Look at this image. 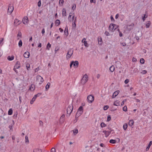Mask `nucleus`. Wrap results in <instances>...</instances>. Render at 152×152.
<instances>
[{"mask_svg": "<svg viewBox=\"0 0 152 152\" xmlns=\"http://www.w3.org/2000/svg\"><path fill=\"white\" fill-rule=\"evenodd\" d=\"M60 24V20H57L56 21V24H57V26H58Z\"/></svg>", "mask_w": 152, "mask_h": 152, "instance_id": "nucleus-31", "label": "nucleus"}, {"mask_svg": "<svg viewBox=\"0 0 152 152\" xmlns=\"http://www.w3.org/2000/svg\"><path fill=\"white\" fill-rule=\"evenodd\" d=\"M150 24H151L150 22V21H148V23H147V24L146 25V27L148 28L150 26Z\"/></svg>", "mask_w": 152, "mask_h": 152, "instance_id": "nucleus-40", "label": "nucleus"}, {"mask_svg": "<svg viewBox=\"0 0 152 152\" xmlns=\"http://www.w3.org/2000/svg\"><path fill=\"white\" fill-rule=\"evenodd\" d=\"M13 9L14 7L11 4H10L7 10L8 12L10 14H11L12 12Z\"/></svg>", "mask_w": 152, "mask_h": 152, "instance_id": "nucleus-7", "label": "nucleus"}, {"mask_svg": "<svg viewBox=\"0 0 152 152\" xmlns=\"http://www.w3.org/2000/svg\"><path fill=\"white\" fill-rule=\"evenodd\" d=\"M59 30H60V31L61 32H63V30L61 28H59Z\"/></svg>", "mask_w": 152, "mask_h": 152, "instance_id": "nucleus-64", "label": "nucleus"}, {"mask_svg": "<svg viewBox=\"0 0 152 152\" xmlns=\"http://www.w3.org/2000/svg\"><path fill=\"white\" fill-rule=\"evenodd\" d=\"M129 79H126L124 81V83L125 84H127L129 83Z\"/></svg>", "mask_w": 152, "mask_h": 152, "instance_id": "nucleus-54", "label": "nucleus"}, {"mask_svg": "<svg viewBox=\"0 0 152 152\" xmlns=\"http://www.w3.org/2000/svg\"><path fill=\"white\" fill-rule=\"evenodd\" d=\"M51 46V44H50V43L49 42L47 46V47H46L47 49L48 50H49Z\"/></svg>", "mask_w": 152, "mask_h": 152, "instance_id": "nucleus-28", "label": "nucleus"}, {"mask_svg": "<svg viewBox=\"0 0 152 152\" xmlns=\"http://www.w3.org/2000/svg\"><path fill=\"white\" fill-rule=\"evenodd\" d=\"M14 56H8L7 57V59L9 61H12L14 59Z\"/></svg>", "mask_w": 152, "mask_h": 152, "instance_id": "nucleus-17", "label": "nucleus"}, {"mask_svg": "<svg viewBox=\"0 0 152 152\" xmlns=\"http://www.w3.org/2000/svg\"><path fill=\"white\" fill-rule=\"evenodd\" d=\"M127 125L126 124H125L123 126V128L125 130L127 128Z\"/></svg>", "mask_w": 152, "mask_h": 152, "instance_id": "nucleus-32", "label": "nucleus"}, {"mask_svg": "<svg viewBox=\"0 0 152 152\" xmlns=\"http://www.w3.org/2000/svg\"><path fill=\"white\" fill-rule=\"evenodd\" d=\"M29 142V140H28V137L27 136H25V142L26 143V142Z\"/></svg>", "mask_w": 152, "mask_h": 152, "instance_id": "nucleus-42", "label": "nucleus"}, {"mask_svg": "<svg viewBox=\"0 0 152 152\" xmlns=\"http://www.w3.org/2000/svg\"><path fill=\"white\" fill-rule=\"evenodd\" d=\"M126 99H124L121 103V105H123L124 104V102H126Z\"/></svg>", "mask_w": 152, "mask_h": 152, "instance_id": "nucleus-53", "label": "nucleus"}, {"mask_svg": "<svg viewBox=\"0 0 152 152\" xmlns=\"http://www.w3.org/2000/svg\"><path fill=\"white\" fill-rule=\"evenodd\" d=\"M119 36L120 37H121L123 35L122 34V33L121 32V31L119 32Z\"/></svg>", "mask_w": 152, "mask_h": 152, "instance_id": "nucleus-62", "label": "nucleus"}, {"mask_svg": "<svg viewBox=\"0 0 152 152\" xmlns=\"http://www.w3.org/2000/svg\"><path fill=\"white\" fill-rule=\"evenodd\" d=\"M50 83L48 82L47 83V84L46 85L45 88L46 90H47L48 89H49L50 86Z\"/></svg>", "mask_w": 152, "mask_h": 152, "instance_id": "nucleus-27", "label": "nucleus"}, {"mask_svg": "<svg viewBox=\"0 0 152 152\" xmlns=\"http://www.w3.org/2000/svg\"><path fill=\"white\" fill-rule=\"evenodd\" d=\"M113 105L115 106H118L120 105L119 102L118 101H115L113 103Z\"/></svg>", "mask_w": 152, "mask_h": 152, "instance_id": "nucleus-25", "label": "nucleus"}, {"mask_svg": "<svg viewBox=\"0 0 152 152\" xmlns=\"http://www.w3.org/2000/svg\"><path fill=\"white\" fill-rule=\"evenodd\" d=\"M21 23V21H20L17 19H15L14 21V25L15 26H17L19 25Z\"/></svg>", "mask_w": 152, "mask_h": 152, "instance_id": "nucleus-9", "label": "nucleus"}, {"mask_svg": "<svg viewBox=\"0 0 152 152\" xmlns=\"http://www.w3.org/2000/svg\"><path fill=\"white\" fill-rule=\"evenodd\" d=\"M152 141H150V142L148 145V146L146 148V151H148L149 150L150 146L152 145Z\"/></svg>", "mask_w": 152, "mask_h": 152, "instance_id": "nucleus-22", "label": "nucleus"}, {"mask_svg": "<svg viewBox=\"0 0 152 152\" xmlns=\"http://www.w3.org/2000/svg\"><path fill=\"white\" fill-rule=\"evenodd\" d=\"M90 2L95 4L96 3V0H90Z\"/></svg>", "mask_w": 152, "mask_h": 152, "instance_id": "nucleus-55", "label": "nucleus"}, {"mask_svg": "<svg viewBox=\"0 0 152 152\" xmlns=\"http://www.w3.org/2000/svg\"><path fill=\"white\" fill-rule=\"evenodd\" d=\"M111 119V117L110 115H109L107 116V121H109Z\"/></svg>", "mask_w": 152, "mask_h": 152, "instance_id": "nucleus-50", "label": "nucleus"}, {"mask_svg": "<svg viewBox=\"0 0 152 152\" xmlns=\"http://www.w3.org/2000/svg\"><path fill=\"white\" fill-rule=\"evenodd\" d=\"M43 78L40 76H37V77L36 81L39 82V84H41L43 82Z\"/></svg>", "mask_w": 152, "mask_h": 152, "instance_id": "nucleus-5", "label": "nucleus"}, {"mask_svg": "<svg viewBox=\"0 0 152 152\" xmlns=\"http://www.w3.org/2000/svg\"><path fill=\"white\" fill-rule=\"evenodd\" d=\"M28 18L27 17H25L23 19V22L24 24H28Z\"/></svg>", "mask_w": 152, "mask_h": 152, "instance_id": "nucleus-8", "label": "nucleus"}, {"mask_svg": "<svg viewBox=\"0 0 152 152\" xmlns=\"http://www.w3.org/2000/svg\"><path fill=\"white\" fill-rule=\"evenodd\" d=\"M41 94V93H38V94L35 95L34 96L35 98H36L37 97L39 96Z\"/></svg>", "mask_w": 152, "mask_h": 152, "instance_id": "nucleus-41", "label": "nucleus"}, {"mask_svg": "<svg viewBox=\"0 0 152 152\" xmlns=\"http://www.w3.org/2000/svg\"><path fill=\"white\" fill-rule=\"evenodd\" d=\"M100 125L101 126L102 128L106 126V125L104 122L101 123Z\"/></svg>", "mask_w": 152, "mask_h": 152, "instance_id": "nucleus-34", "label": "nucleus"}, {"mask_svg": "<svg viewBox=\"0 0 152 152\" xmlns=\"http://www.w3.org/2000/svg\"><path fill=\"white\" fill-rule=\"evenodd\" d=\"M62 14L63 16H66V10L65 8H63L62 10Z\"/></svg>", "mask_w": 152, "mask_h": 152, "instance_id": "nucleus-20", "label": "nucleus"}, {"mask_svg": "<svg viewBox=\"0 0 152 152\" xmlns=\"http://www.w3.org/2000/svg\"><path fill=\"white\" fill-rule=\"evenodd\" d=\"M45 29L44 28H43L42 29V34H43V35L45 33Z\"/></svg>", "mask_w": 152, "mask_h": 152, "instance_id": "nucleus-59", "label": "nucleus"}, {"mask_svg": "<svg viewBox=\"0 0 152 152\" xmlns=\"http://www.w3.org/2000/svg\"><path fill=\"white\" fill-rule=\"evenodd\" d=\"M98 43L100 45H101L102 43V39L101 38H98Z\"/></svg>", "mask_w": 152, "mask_h": 152, "instance_id": "nucleus-24", "label": "nucleus"}, {"mask_svg": "<svg viewBox=\"0 0 152 152\" xmlns=\"http://www.w3.org/2000/svg\"><path fill=\"white\" fill-rule=\"evenodd\" d=\"M88 76L86 74L82 77L81 81V83L82 85L85 84L88 80Z\"/></svg>", "mask_w": 152, "mask_h": 152, "instance_id": "nucleus-1", "label": "nucleus"}, {"mask_svg": "<svg viewBox=\"0 0 152 152\" xmlns=\"http://www.w3.org/2000/svg\"><path fill=\"white\" fill-rule=\"evenodd\" d=\"M76 8V4H74L73 5V6L72 7V10H75Z\"/></svg>", "mask_w": 152, "mask_h": 152, "instance_id": "nucleus-37", "label": "nucleus"}, {"mask_svg": "<svg viewBox=\"0 0 152 152\" xmlns=\"http://www.w3.org/2000/svg\"><path fill=\"white\" fill-rule=\"evenodd\" d=\"M51 152H56L55 149L54 148H52L51 149Z\"/></svg>", "mask_w": 152, "mask_h": 152, "instance_id": "nucleus-51", "label": "nucleus"}, {"mask_svg": "<svg viewBox=\"0 0 152 152\" xmlns=\"http://www.w3.org/2000/svg\"><path fill=\"white\" fill-rule=\"evenodd\" d=\"M104 34L107 36H109V33L107 31H106L105 32V33H104Z\"/></svg>", "mask_w": 152, "mask_h": 152, "instance_id": "nucleus-52", "label": "nucleus"}, {"mask_svg": "<svg viewBox=\"0 0 152 152\" xmlns=\"http://www.w3.org/2000/svg\"><path fill=\"white\" fill-rule=\"evenodd\" d=\"M73 66L76 67L77 68L78 66L79 65V62L78 61H73Z\"/></svg>", "mask_w": 152, "mask_h": 152, "instance_id": "nucleus-14", "label": "nucleus"}, {"mask_svg": "<svg viewBox=\"0 0 152 152\" xmlns=\"http://www.w3.org/2000/svg\"><path fill=\"white\" fill-rule=\"evenodd\" d=\"M110 18H111V19L112 21H113V20L114 21V18L112 15H111L110 16Z\"/></svg>", "mask_w": 152, "mask_h": 152, "instance_id": "nucleus-63", "label": "nucleus"}, {"mask_svg": "<svg viewBox=\"0 0 152 152\" xmlns=\"http://www.w3.org/2000/svg\"><path fill=\"white\" fill-rule=\"evenodd\" d=\"M33 152H42V150L39 148L34 149L33 150Z\"/></svg>", "mask_w": 152, "mask_h": 152, "instance_id": "nucleus-21", "label": "nucleus"}, {"mask_svg": "<svg viewBox=\"0 0 152 152\" xmlns=\"http://www.w3.org/2000/svg\"><path fill=\"white\" fill-rule=\"evenodd\" d=\"M120 92L118 90L115 91L113 93V96H115V97H116L119 94Z\"/></svg>", "mask_w": 152, "mask_h": 152, "instance_id": "nucleus-26", "label": "nucleus"}, {"mask_svg": "<svg viewBox=\"0 0 152 152\" xmlns=\"http://www.w3.org/2000/svg\"><path fill=\"white\" fill-rule=\"evenodd\" d=\"M83 112L82 111H77L76 115L75 116V118H78V117L80 116L83 113Z\"/></svg>", "mask_w": 152, "mask_h": 152, "instance_id": "nucleus-10", "label": "nucleus"}, {"mask_svg": "<svg viewBox=\"0 0 152 152\" xmlns=\"http://www.w3.org/2000/svg\"><path fill=\"white\" fill-rule=\"evenodd\" d=\"M73 61H72L71 62V63L70 64V67L71 68H72V65L73 64Z\"/></svg>", "mask_w": 152, "mask_h": 152, "instance_id": "nucleus-58", "label": "nucleus"}, {"mask_svg": "<svg viewBox=\"0 0 152 152\" xmlns=\"http://www.w3.org/2000/svg\"><path fill=\"white\" fill-rule=\"evenodd\" d=\"M109 107V106H108V105H106V106H104V110H107Z\"/></svg>", "mask_w": 152, "mask_h": 152, "instance_id": "nucleus-43", "label": "nucleus"}, {"mask_svg": "<svg viewBox=\"0 0 152 152\" xmlns=\"http://www.w3.org/2000/svg\"><path fill=\"white\" fill-rule=\"evenodd\" d=\"M140 62L142 64H143L144 63L145 61L143 58H141L140 59Z\"/></svg>", "mask_w": 152, "mask_h": 152, "instance_id": "nucleus-39", "label": "nucleus"}, {"mask_svg": "<svg viewBox=\"0 0 152 152\" xmlns=\"http://www.w3.org/2000/svg\"><path fill=\"white\" fill-rule=\"evenodd\" d=\"M12 109H9L8 112V114L9 115H11L12 114Z\"/></svg>", "mask_w": 152, "mask_h": 152, "instance_id": "nucleus-29", "label": "nucleus"}, {"mask_svg": "<svg viewBox=\"0 0 152 152\" xmlns=\"http://www.w3.org/2000/svg\"><path fill=\"white\" fill-rule=\"evenodd\" d=\"M134 122L133 120H131L129 121V126H132Z\"/></svg>", "mask_w": 152, "mask_h": 152, "instance_id": "nucleus-18", "label": "nucleus"}, {"mask_svg": "<svg viewBox=\"0 0 152 152\" xmlns=\"http://www.w3.org/2000/svg\"><path fill=\"white\" fill-rule=\"evenodd\" d=\"M26 67L27 69L28 70L30 68V65L29 64L27 63L26 65Z\"/></svg>", "mask_w": 152, "mask_h": 152, "instance_id": "nucleus-38", "label": "nucleus"}, {"mask_svg": "<svg viewBox=\"0 0 152 152\" xmlns=\"http://www.w3.org/2000/svg\"><path fill=\"white\" fill-rule=\"evenodd\" d=\"M147 72V71L145 70H143L141 72V73L142 74H145Z\"/></svg>", "mask_w": 152, "mask_h": 152, "instance_id": "nucleus-46", "label": "nucleus"}, {"mask_svg": "<svg viewBox=\"0 0 152 152\" xmlns=\"http://www.w3.org/2000/svg\"><path fill=\"white\" fill-rule=\"evenodd\" d=\"M20 62L18 61H17L14 66V67L16 69H18L20 68Z\"/></svg>", "mask_w": 152, "mask_h": 152, "instance_id": "nucleus-12", "label": "nucleus"}, {"mask_svg": "<svg viewBox=\"0 0 152 152\" xmlns=\"http://www.w3.org/2000/svg\"><path fill=\"white\" fill-rule=\"evenodd\" d=\"M73 110V106L72 104L71 105H69L67 109V113L69 114L68 116H69L71 114Z\"/></svg>", "mask_w": 152, "mask_h": 152, "instance_id": "nucleus-3", "label": "nucleus"}, {"mask_svg": "<svg viewBox=\"0 0 152 152\" xmlns=\"http://www.w3.org/2000/svg\"><path fill=\"white\" fill-rule=\"evenodd\" d=\"M123 110L124 111H126L127 110V107L126 106H124L123 108Z\"/></svg>", "mask_w": 152, "mask_h": 152, "instance_id": "nucleus-45", "label": "nucleus"}, {"mask_svg": "<svg viewBox=\"0 0 152 152\" xmlns=\"http://www.w3.org/2000/svg\"><path fill=\"white\" fill-rule=\"evenodd\" d=\"M64 33L65 34L66 36H67L68 35V28L67 26H66L65 29L64 31Z\"/></svg>", "mask_w": 152, "mask_h": 152, "instance_id": "nucleus-15", "label": "nucleus"}, {"mask_svg": "<svg viewBox=\"0 0 152 152\" xmlns=\"http://www.w3.org/2000/svg\"><path fill=\"white\" fill-rule=\"evenodd\" d=\"M59 3H61V4L62 5L63 4L64 1V0H59Z\"/></svg>", "mask_w": 152, "mask_h": 152, "instance_id": "nucleus-56", "label": "nucleus"}, {"mask_svg": "<svg viewBox=\"0 0 152 152\" xmlns=\"http://www.w3.org/2000/svg\"><path fill=\"white\" fill-rule=\"evenodd\" d=\"M30 53L28 52H26L24 53L23 54L24 57L26 58H28L29 57Z\"/></svg>", "mask_w": 152, "mask_h": 152, "instance_id": "nucleus-11", "label": "nucleus"}, {"mask_svg": "<svg viewBox=\"0 0 152 152\" xmlns=\"http://www.w3.org/2000/svg\"><path fill=\"white\" fill-rule=\"evenodd\" d=\"M73 133L74 134H77L78 132V131L77 129H76L73 131Z\"/></svg>", "mask_w": 152, "mask_h": 152, "instance_id": "nucleus-44", "label": "nucleus"}, {"mask_svg": "<svg viewBox=\"0 0 152 152\" xmlns=\"http://www.w3.org/2000/svg\"><path fill=\"white\" fill-rule=\"evenodd\" d=\"M39 122L40 125H41V126H42L43 122L41 121H40Z\"/></svg>", "mask_w": 152, "mask_h": 152, "instance_id": "nucleus-61", "label": "nucleus"}, {"mask_svg": "<svg viewBox=\"0 0 152 152\" xmlns=\"http://www.w3.org/2000/svg\"><path fill=\"white\" fill-rule=\"evenodd\" d=\"M115 67L113 66H112L110 67V70L111 72H113L115 70Z\"/></svg>", "mask_w": 152, "mask_h": 152, "instance_id": "nucleus-23", "label": "nucleus"}, {"mask_svg": "<svg viewBox=\"0 0 152 152\" xmlns=\"http://www.w3.org/2000/svg\"><path fill=\"white\" fill-rule=\"evenodd\" d=\"M94 96L91 95H89L87 97L88 101L90 103H92L94 101Z\"/></svg>", "mask_w": 152, "mask_h": 152, "instance_id": "nucleus-6", "label": "nucleus"}, {"mask_svg": "<svg viewBox=\"0 0 152 152\" xmlns=\"http://www.w3.org/2000/svg\"><path fill=\"white\" fill-rule=\"evenodd\" d=\"M64 116H65L64 115V114L62 115L61 116L60 118V119H62V118H63L64 117Z\"/></svg>", "mask_w": 152, "mask_h": 152, "instance_id": "nucleus-60", "label": "nucleus"}, {"mask_svg": "<svg viewBox=\"0 0 152 152\" xmlns=\"http://www.w3.org/2000/svg\"><path fill=\"white\" fill-rule=\"evenodd\" d=\"M22 45V42L21 40H20L18 42V46L19 47H21Z\"/></svg>", "mask_w": 152, "mask_h": 152, "instance_id": "nucleus-33", "label": "nucleus"}, {"mask_svg": "<svg viewBox=\"0 0 152 152\" xmlns=\"http://www.w3.org/2000/svg\"><path fill=\"white\" fill-rule=\"evenodd\" d=\"M72 26L74 28H75L76 27V23H73Z\"/></svg>", "mask_w": 152, "mask_h": 152, "instance_id": "nucleus-57", "label": "nucleus"}, {"mask_svg": "<svg viewBox=\"0 0 152 152\" xmlns=\"http://www.w3.org/2000/svg\"><path fill=\"white\" fill-rule=\"evenodd\" d=\"M86 39L85 38H84L82 40V42L83 43H84V45L86 47H88V45L87 43V41H86Z\"/></svg>", "mask_w": 152, "mask_h": 152, "instance_id": "nucleus-13", "label": "nucleus"}, {"mask_svg": "<svg viewBox=\"0 0 152 152\" xmlns=\"http://www.w3.org/2000/svg\"><path fill=\"white\" fill-rule=\"evenodd\" d=\"M21 36H22V34H21V33L19 32H18V35H17V37H21Z\"/></svg>", "mask_w": 152, "mask_h": 152, "instance_id": "nucleus-47", "label": "nucleus"}, {"mask_svg": "<svg viewBox=\"0 0 152 152\" xmlns=\"http://www.w3.org/2000/svg\"><path fill=\"white\" fill-rule=\"evenodd\" d=\"M77 111H82L83 112V107L82 106H80Z\"/></svg>", "mask_w": 152, "mask_h": 152, "instance_id": "nucleus-35", "label": "nucleus"}, {"mask_svg": "<svg viewBox=\"0 0 152 152\" xmlns=\"http://www.w3.org/2000/svg\"><path fill=\"white\" fill-rule=\"evenodd\" d=\"M109 142L111 143L114 144L116 143V141L115 140L111 139L110 140Z\"/></svg>", "mask_w": 152, "mask_h": 152, "instance_id": "nucleus-30", "label": "nucleus"}, {"mask_svg": "<svg viewBox=\"0 0 152 152\" xmlns=\"http://www.w3.org/2000/svg\"><path fill=\"white\" fill-rule=\"evenodd\" d=\"M102 132L104 133V134H105V137H107L108 136H109V133L108 132V131L105 130L103 131Z\"/></svg>", "mask_w": 152, "mask_h": 152, "instance_id": "nucleus-19", "label": "nucleus"}, {"mask_svg": "<svg viewBox=\"0 0 152 152\" xmlns=\"http://www.w3.org/2000/svg\"><path fill=\"white\" fill-rule=\"evenodd\" d=\"M120 44L123 46H125L126 45V44L125 43L121 42Z\"/></svg>", "mask_w": 152, "mask_h": 152, "instance_id": "nucleus-48", "label": "nucleus"}, {"mask_svg": "<svg viewBox=\"0 0 152 152\" xmlns=\"http://www.w3.org/2000/svg\"><path fill=\"white\" fill-rule=\"evenodd\" d=\"M41 5V0H40L38 3V6L39 7H40Z\"/></svg>", "mask_w": 152, "mask_h": 152, "instance_id": "nucleus-49", "label": "nucleus"}, {"mask_svg": "<svg viewBox=\"0 0 152 152\" xmlns=\"http://www.w3.org/2000/svg\"><path fill=\"white\" fill-rule=\"evenodd\" d=\"M117 26L114 24H111L109 27V29L111 32H113L116 28Z\"/></svg>", "mask_w": 152, "mask_h": 152, "instance_id": "nucleus-4", "label": "nucleus"}, {"mask_svg": "<svg viewBox=\"0 0 152 152\" xmlns=\"http://www.w3.org/2000/svg\"><path fill=\"white\" fill-rule=\"evenodd\" d=\"M36 98H35L34 97L31 100L30 102L31 104H33L34 103V102L35 101Z\"/></svg>", "mask_w": 152, "mask_h": 152, "instance_id": "nucleus-36", "label": "nucleus"}, {"mask_svg": "<svg viewBox=\"0 0 152 152\" xmlns=\"http://www.w3.org/2000/svg\"><path fill=\"white\" fill-rule=\"evenodd\" d=\"M35 88L34 85L33 84H31L29 87V89L31 91H34Z\"/></svg>", "mask_w": 152, "mask_h": 152, "instance_id": "nucleus-16", "label": "nucleus"}, {"mask_svg": "<svg viewBox=\"0 0 152 152\" xmlns=\"http://www.w3.org/2000/svg\"><path fill=\"white\" fill-rule=\"evenodd\" d=\"M73 53V50H72V49L71 48L69 49L68 50L66 54V58L68 59L70 58L72 55Z\"/></svg>", "mask_w": 152, "mask_h": 152, "instance_id": "nucleus-2", "label": "nucleus"}]
</instances>
